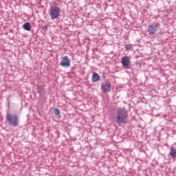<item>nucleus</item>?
Listing matches in <instances>:
<instances>
[{
	"label": "nucleus",
	"mask_w": 176,
	"mask_h": 176,
	"mask_svg": "<svg viewBox=\"0 0 176 176\" xmlns=\"http://www.w3.org/2000/svg\"><path fill=\"white\" fill-rule=\"evenodd\" d=\"M23 28L25 31H31V24L28 22L25 23L23 24Z\"/></svg>",
	"instance_id": "9d476101"
},
{
	"label": "nucleus",
	"mask_w": 176,
	"mask_h": 176,
	"mask_svg": "<svg viewBox=\"0 0 176 176\" xmlns=\"http://www.w3.org/2000/svg\"><path fill=\"white\" fill-rule=\"evenodd\" d=\"M43 31H47V27L46 25H42Z\"/></svg>",
	"instance_id": "ddd939ff"
},
{
	"label": "nucleus",
	"mask_w": 176,
	"mask_h": 176,
	"mask_svg": "<svg viewBox=\"0 0 176 176\" xmlns=\"http://www.w3.org/2000/svg\"><path fill=\"white\" fill-rule=\"evenodd\" d=\"M54 113L56 115V116H58V115H60V109H58V108H55L54 110Z\"/></svg>",
	"instance_id": "9b49d317"
},
{
	"label": "nucleus",
	"mask_w": 176,
	"mask_h": 176,
	"mask_svg": "<svg viewBox=\"0 0 176 176\" xmlns=\"http://www.w3.org/2000/svg\"><path fill=\"white\" fill-rule=\"evenodd\" d=\"M170 156H171L172 159H175L176 157V149L174 147H172L170 150Z\"/></svg>",
	"instance_id": "1a4fd4ad"
},
{
	"label": "nucleus",
	"mask_w": 176,
	"mask_h": 176,
	"mask_svg": "<svg viewBox=\"0 0 176 176\" xmlns=\"http://www.w3.org/2000/svg\"><path fill=\"white\" fill-rule=\"evenodd\" d=\"M61 67H65V68H69L71 67V60L68 56H63L62 60L60 63Z\"/></svg>",
	"instance_id": "39448f33"
},
{
	"label": "nucleus",
	"mask_w": 176,
	"mask_h": 176,
	"mask_svg": "<svg viewBox=\"0 0 176 176\" xmlns=\"http://www.w3.org/2000/svg\"><path fill=\"white\" fill-rule=\"evenodd\" d=\"M127 118H129V112L124 107H121L117 110V118L116 122L119 126L122 124H126L127 122Z\"/></svg>",
	"instance_id": "f257e3e1"
},
{
	"label": "nucleus",
	"mask_w": 176,
	"mask_h": 176,
	"mask_svg": "<svg viewBox=\"0 0 176 176\" xmlns=\"http://www.w3.org/2000/svg\"><path fill=\"white\" fill-rule=\"evenodd\" d=\"M121 63L123 67H129L130 65V58L127 56H124L122 58Z\"/></svg>",
	"instance_id": "0eeeda50"
},
{
	"label": "nucleus",
	"mask_w": 176,
	"mask_h": 176,
	"mask_svg": "<svg viewBox=\"0 0 176 176\" xmlns=\"http://www.w3.org/2000/svg\"><path fill=\"white\" fill-rule=\"evenodd\" d=\"M100 75L97 73H94L91 78L92 83H96V82H98L100 80Z\"/></svg>",
	"instance_id": "6e6552de"
},
{
	"label": "nucleus",
	"mask_w": 176,
	"mask_h": 176,
	"mask_svg": "<svg viewBox=\"0 0 176 176\" xmlns=\"http://www.w3.org/2000/svg\"><path fill=\"white\" fill-rule=\"evenodd\" d=\"M111 87H112L111 82H106L101 85V89L103 93H108L111 90Z\"/></svg>",
	"instance_id": "423d86ee"
},
{
	"label": "nucleus",
	"mask_w": 176,
	"mask_h": 176,
	"mask_svg": "<svg viewBox=\"0 0 176 176\" xmlns=\"http://www.w3.org/2000/svg\"><path fill=\"white\" fill-rule=\"evenodd\" d=\"M158 28L159 26L157 25V23H153L148 25L147 29V32H148V35H155V34L157 32Z\"/></svg>",
	"instance_id": "20e7f679"
},
{
	"label": "nucleus",
	"mask_w": 176,
	"mask_h": 176,
	"mask_svg": "<svg viewBox=\"0 0 176 176\" xmlns=\"http://www.w3.org/2000/svg\"><path fill=\"white\" fill-rule=\"evenodd\" d=\"M6 120L11 127H19L20 126V116L18 114L7 113Z\"/></svg>",
	"instance_id": "f03ea898"
},
{
	"label": "nucleus",
	"mask_w": 176,
	"mask_h": 176,
	"mask_svg": "<svg viewBox=\"0 0 176 176\" xmlns=\"http://www.w3.org/2000/svg\"><path fill=\"white\" fill-rule=\"evenodd\" d=\"M49 14L50 17L52 19V20H54V19H58V17L60 16V8H52Z\"/></svg>",
	"instance_id": "7ed1b4c3"
},
{
	"label": "nucleus",
	"mask_w": 176,
	"mask_h": 176,
	"mask_svg": "<svg viewBox=\"0 0 176 176\" xmlns=\"http://www.w3.org/2000/svg\"><path fill=\"white\" fill-rule=\"evenodd\" d=\"M37 92L38 93V94H41V87H38Z\"/></svg>",
	"instance_id": "4468645a"
},
{
	"label": "nucleus",
	"mask_w": 176,
	"mask_h": 176,
	"mask_svg": "<svg viewBox=\"0 0 176 176\" xmlns=\"http://www.w3.org/2000/svg\"><path fill=\"white\" fill-rule=\"evenodd\" d=\"M131 47H133L132 46H131V45H125V49H126V50H131Z\"/></svg>",
	"instance_id": "f8f14e48"
}]
</instances>
